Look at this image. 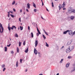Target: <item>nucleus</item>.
I'll use <instances>...</instances> for the list:
<instances>
[{"label": "nucleus", "instance_id": "nucleus-64", "mask_svg": "<svg viewBox=\"0 0 75 75\" xmlns=\"http://www.w3.org/2000/svg\"><path fill=\"white\" fill-rule=\"evenodd\" d=\"M39 75H42V74H40Z\"/></svg>", "mask_w": 75, "mask_h": 75}, {"label": "nucleus", "instance_id": "nucleus-55", "mask_svg": "<svg viewBox=\"0 0 75 75\" xmlns=\"http://www.w3.org/2000/svg\"><path fill=\"white\" fill-rule=\"evenodd\" d=\"M27 69H25V72H27Z\"/></svg>", "mask_w": 75, "mask_h": 75}, {"label": "nucleus", "instance_id": "nucleus-4", "mask_svg": "<svg viewBox=\"0 0 75 75\" xmlns=\"http://www.w3.org/2000/svg\"><path fill=\"white\" fill-rule=\"evenodd\" d=\"M37 52V50L36 49H35V48L34 49V52L35 55H37V54H38V52Z\"/></svg>", "mask_w": 75, "mask_h": 75}, {"label": "nucleus", "instance_id": "nucleus-58", "mask_svg": "<svg viewBox=\"0 0 75 75\" xmlns=\"http://www.w3.org/2000/svg\"><path fill=\"white\" fill-rule=\"evenodd\" d=\"M20 11V13H21V12H22V9H21Z\"/></svg>", "mask_w": 75, "mask_h": 75}, {"label": "nucleus", "instance_id": "nucleus-27", "mask_svg": "<svg viewBox=\"0 0 75 75\" xmlns=\"http://www.w3.org/2000/svg\"><path fill=\"white\" fill-rule=\"evenodd\" d=\"M10 15L12 17H13V18L14 17V16L13 15V14H10Z\"/></svg>", "mask_w": 75, "mask_h": 75}, {"label": "nucleus", "instance_id": "nucleus-62", "mask_svg": "<svg viewBox=\"0 0 75 75\" xmlns=\"http://www.w3.org/2000/svg\"><path fill=\"white\" fill-rule=\"evenodd\" d=\"M41 18H42V19H44V18L42 17H41Z\"/></svg>", "mask_w": 75, "mask_h": 75}, {"label": "nucleus", "instance_id": "nucleus-46", "mask_svg": "<svg viewBox=\"0 0 75 75\" xmlns=\"http://www.w3.org/2000/svg\"><path fill=\"white\" fill-rule=\"evenodd\" d=\"M38 33L39 34H41V32H40V31H39L38 32Z\"/></svg>", "mask_w": 75, "mask_h": 75}, {"label": "nucleus", "instance_id": "nucleus-51", "mask_svg": "<svg viewBox=\"0 0 75 75\" xmlns=\"http://www.w3.org/2000/svg\"><path fill=\"white\" fill-rule=\"evenodd\" d=\"M19 21H20V22H21V18H19Z\"/></svg>", "mask_w": 75, "mask_h": 75}, {"label": "nucleus", "instance_id": "nucleus-41", "mask_svg": "<svg viewBox=\"0 0 75 75\" xmlns=\"http://www.w3.org/2000/svg\"><path fill=\"white\" fill-rule=\"evenodd\" d=\"M11 54H13L14 53V52H13V51H11Z\"/></svg>", "mask_w": 75, "mask_h": 75}, {"label": "nucleus", "instance_id": "nucleus-8", "mask_svg": "<svg viewBox=\"0 0 75 75\" xmlns=\"http://www.w3.org/2000/svg\"><path fill=\"white\" fill-rule=\"evenodd\" d=\"M68 11L69 14H70V13H72V9H69Z\"/></svg>", "mask_w": 75, "mask_h": 75}, {"label": "nucleus", "instance_id": "nucleus-20", "mask_svg": "<svg viewBox=\"0 0 75 75\" xmlns=\"http://www.w3.org/2000/svg\"><path fill=\"white\" fill-rule=\"evenodd\" d=\"M46 47H49V45H48V44H47V42H46Z\"/></svg>", "mask_w": 75, "mask_h": 75}, {"label": "nucleus", "instance_id": "nucleus-45", "mask_svg": "<svg viewBox=\"0 0 75 75\" xmlns=\"http://www.w3.org/2000/svg\"><path fill=\"white\" fill-rule=\"evenodd\" d=\"M63 10H66V8H63Z\"/></svg>", "mask_w": 75, "mask_h": 75}, {"label": "nucleus", "instance_id": "nucleus-14", "mask_svg": "<svg viewBox=\"0 0 75 75\" xmlns=\"http://www.w3.org/2000/svg\"><path fill=\"white\" fill-rule=\"evenodd\" d=\"M69 64H70L69 63H67V64L66 65V67H67V68H68L69 65Z\"/></svg>", "mask_w": 75, "mask_h": 75}, {"label": "nucleus", "instance_id": "nucleus-3", "mask_svg": "<svg viewBox=\"0 0 75 75\" xmlns=\"http://www.w3.org/2000/svg\"><path fill=\"white\" fill-rule=\"evenodd\" d=\"M65 2H63V4L62 5H62H61V4H59V10H60L61 9V8H64V7L65 6Z\"/></svg>", "mask_w": 75, "mask_h": 75}, {"label": "nucleus", "instance_id": "nucleus-61", "mask_svg": "<svg viewBox=\"0 0 75 75\" xmlns=\"http://www.w3.org/2000/svg\"><path fill=\"white\" fill-rule=\"evenodd\" d=\"M56 75H59V73H57V74H56Z\"/></svg>", "mask_w": 75, "mask_h": 75}, {"label": "nucleus", "instance_id": "nucleus-56", "mask_svg": "<svg viewBox=\"0 0 75 75\" xmlns=\"http://www.w3.org/2000/svg\"><path fill=\"white\" fill-rule=\"evenodd\" d=\"M44 5V3H43V2H42V5L43 6Z\"/></svg>", "mask_w": 75, "mask_h": 75}, {"label": "nucleus", "instance_id": "nucleus-53", "mask_svg": "<svg viewBox=\"0 0 75 75\" xmlns=\"http://www.w3.org/2000/svg\"><path fill=\"white\" fill-rule=\"evenodd\" d=\"M26 11H28V9H27V8L26 9Z\"/></svg>", "mask_w": 75, "mask_h": 75}, {"label": "nucleus", "instance_id": "nucleus-47", "mask_svg": "<svg viewBox=\"0 0 75 75\" xmlns=\"http://www.w3.org/2000/svg\"><path fill=\"white\" fill-rule=\"evenodd\" d=\"M46 8V10L47 11H48V12H49V10H48V9L47 8Z\"/></svg>", "mask_w": 75, "mask_h": 75}, {"label": "nucleus", "instance_id": "nucleus-13", "mask_svg": "<svg viewBox=\"0 0 75 75\" xmlns=\"http://www.w3.org/2000/svg\"><path fill=\"white\" fill-rule=\"evenodd\" d=\"M27 8H28V9H30V5H29V3H28L27 4Z\"/></svg>", "mask_w": 75, "mask_h": 75}, {"label": "nucleus", "instance_id": "nucleus-39", "mask_svg": "<svg viewBox=\"0 0 75 75\" xmlns=\"http://www.w3.org/2000/svg\"><path fill=\"white\" fill-rule=\"evenodd\" d=\"M23 61V59H20V61L21 63H22V61Z\"/></svg>", "mask_w": 75, "mask_h": 75}, {"label": "nucleus", "instance_id": "nucleus-16", "mask_svg": "<svg viewBox=\"0 0 75 75\" xmlns=\"http://www.w3.org/2000/svg\"><path fill=\"white\" fill-rule=\"evenodd\" d=\"M28 47H27V49L25 51V52H26V53H27V52H28Z\"/></svg>", "mask_w": 75, "mask_h": 75}, {"label": "nucleus", "instance_id": "nucleus-59", "mask_svg": "<svg viewBox=\"0 0 75 75\" xmlns=\"http://www.w3.org/2000/svg\"><path fill=\"white\" fill-rule=\"evenodd\" d=\"M8 17H10V15H8Z\"/></svg>", "mask_w": 75, "mask_h": 75}, {"label": "nucleus", "instance_id": "nucleus-54", "mask_svg": "<svg viewBox=\"0 0 75 75\" xmlns=\"http://www.w3.org/2000/svg\"><path fill=\"white\" fill-rule=\"evenodd\" d=\"M17 4H18L17 3H16L15 4V6H17Z\"/></svg>", "mask_w": 75, "mask_h": 75}, {"label": "nucleus", "instance_id": "nucleus-9", "mask_svg": "<svg viewBox=\"0 0 75 75\" xmlns=\"http://www.w3.org/2000/svg\"><path fill=\"white\" fill-rule=\"evenodd\" d=\"M35 47H36L37 46V45H38V41L35 40Z\"/></svg>", "mask_w": 75, "mask_h": 75}, {"label": "nucleus", "instance_id": "nucleus-49", "mask_svg": "<svg viewBox=\"0 0 75 75\" xmlns=\"http://www.w3.org/2000/svg\"><path fill=\"white\" fill-rule=\"evenodd\" d=\"M37 34V36H39V33H37V34Z\"/></svg>", "mask_w": 75, "mask_h": 75}, {"label": "nucleus", "instance_id": "nucleus-6", "mask_svg": "<svg viewBox=\"0 0 75 75\" xmlns=\"http://www.w3.org/2000/svg\"><path fill=\"white\" fill-rule=\"evenodd\" d=\"M69 33H68V34L69 35H72V33H73V32H72V30H69Z\"/></svg>", "mask_w": 75, "mask_h": 75}, {"label": "nucleus", "instance_id": "nucleus-17", "mask_svg": "<svg viewBox=\"0 0 75 75\" xmlns=\"http://www.w3.org/2000/svg\"><path fill=\"white\" fill-rule=\"evenodd\" d=\"M31 35L32 38H33V37H34V34H33V32L31 33Z\"/></svg>", "mask_w": 75, "mask_h": 75}, {"label": "nucleus", "instance_id": "nucleus-12", "mask_svg": "<svg viewBox=\"0 0 75 75\" xmlns=\"http://www.w3.org/2000/svg\"><path fill=\"white\" fill-rule=\"evenodd\" d=\"M74 18H75V17L74 16H71V20H73L74 19Z\"/></svg>", "mask_w": 75, "mask_h": 75}, {"label": "nucleus", "instance_id": "nucleus-29", "mask_svg": "<svg viewBox=\"0 0 75 75\" xmlns=\"http://www.w3.org/2000/svg\"><path fill=\"white\" fill-rule=\"evenodd\" d=\"M17 51L18 52H19V49H18V47L17 48Z\"/></svg>", "mask_w": 75, "mask_h": 75}, {"label": "nucleus", "instance_id": "nucleus-31", "mask_svg": "<svg viewBox=\"0 0 75 75\" xmlns=\"http://www.w3.org/2000/svg\"><path fill=\"white\" fill-rule=\"evenodd\" d=\"M15 3H16V2H15V1H14L13 2V3H12V5H14V4H15Z\"/></svg>", "mask_w": 75, "mask_h": 75}, {"label": "nucleus", "instance_id": "nucleus-37", "mask_svg": "<svg viewBox=\"0 0 75 75\" xmlns=\"http://www.w3.org/2000/svg\"><path fill=\"white\" fill-rule=\"evenodd\" d=\"M72 12L74 13H75V10H72Z\"/></svg>", "mask_w": 75, "mask_h": 75}, {"label": "nucleus", "instance_id": "nucleus-42", "mask_svg": "<svg viewBox=\"0 0 75 75\" xmlns=\"http://www.w3.org/2000/svg\"><path fill=\"white\" fill-rule=\"evenodd\" d=\"M68 58L69 59H70L71 58V56H69L68 57Z\"/></svg>", "mask_w": 75, "mask_h": 75}, {"label": "nucleus", "instance_id": "nucleus-25", "mask_svg": "<svg viewBox=\"0 0 75 75\" xmlns=\"http://www.w3.org/2000/svg\"><path fill=\"white\" fill-rule=\"evenodd\" d=\"M33 6L34 7H35V8H36V6L34 4V3L33 2Z\"/></svg>", "mask_w": 75, "mask_h": 75}, {"label": "nucleus", "instance_id": "nucleus-38", "mask_svg": "<svg viewBox=\"0 0 75 75\" xmlns=\"http://www.w3.org/2000/svg\"><path fill=\"white\" fill-rule=\"evenodd\" d=\"M6 68H4L3 69V71H4V72L5 70H6Z\"/></svg>", "mask_w": 75, "mask_h": 75}, {"label": "nucleus", "instance_id": "nucleus-34", "mask_svg": "<svg viewBox=\"0 0 75 75\" xmlns=\"http://www.w3.org/2000/svg\"><path fill=\"white\" fill-rule=\"evenodd\" d=\"M14 28V27L13 25L12 26V27H11V30H13Z\"/></svg>", "mask_w": 75, "mask_h": 75}, {"label": "nucleus", "instance_id": "nucleus-28", "mask_svg": "<svg viewBox=\"0 0 75 75\" xmlns=\"http://www.w3.org/2000/svg\"><path fill=\"white\" fill-rule=\"evenodd\" d=\"M15 36L16 37H17V38H18V35H17V33H16L15 35Z\"/></svg>", "mask_w": 75, "mask_h": 75}, {"label": "nucleus", "instance_id": "nucleus-10", "mask_svg": "<svg viewBox=\"0 0 75 75\" xmlns=\"http://www.w3.org/2000/svg\"><path fill=\"white\" fill-rule=\"evenodd\" d=\"M69 32V30H67L63 32L64 34H66L67 33Z\"/></svg>", "mask_w": 75, "mask_h": 75}, {"label": "nucleus", "instance_id": "nucleus-22", "mask_svg": "<svg viewBox=\"0 0 75 75\" xmlns=\"http://www.w3.org/2000/svg\"><path fill=\"white\" fill-rule=\"evenodd\" d=\"M18 62H17L16 63V67H18Z\"/></svg>", "mask_w": 75, "mask_h": 75}, {"label": "nucleus", "instance_id": "nucleus-50", "mask_svg": "<svg viewBox=\"0 0 75 75\" xmlns=\"http://www.w3.org/2000/svg\"><path fill=\"white\" fill-rule=\"evenodd\" d=\"M13 11H14L15 12H16V10H15V9L13 8Z\"/></svg>", "mask_w": 75, "mask_h": 75}, {"label": "nucleus", "instance_id": "nucleus-23", "mask_svg": "<svg viewBox=\"0 0 75 75\" xmlns=\"http://www.w3.org/2000/svg\"><path fill=\"white\" fill-rule=\"evenodd\" d=\"M42 36L43 38L45 39H46V37L44 36V35L43 34H42Z\"/></svg>", "mask_w": 75, "mask_h": 75}, {"label": "nucleus", "instance_id": "nucleus-48", "mask_svg": "<svg viewBox=\"0 0 75 75\" xmlns=\"http://www.w3.org/2000/svg\"><path fill=\"white\" fill-rule=\"evenodd\" d=\"M13 28H15V29H16V26L13 25Z\"/></svg>", "mask_w": 75, "mask_h": 75}, {"label": "nucleus", "instance_id": "nucleus-30", "mask_svg": "<svg viewBox=\"0 0 75 75\" xmlns=\"http://www.w3.org/2000/svg\"><path fill=\"white\" fill-rule=\"evenodd\" d=\"M5 67V65L3 64L2 65V68H4Z\"/></svg>", "mask_w": 75, "mask_h": 75}, {"label": "nucleus", "instance_id": "nucleus-40", "mask_svg": "<svg viewBox=\"0 0 75 75\" xmlns=\"http://www.w3.org/2000/svg\"><path fill=\"white\" fill-rule=\"evenodd\" d=\"M36 28H37V30L38 32L40 31V30H39L38 29V27H36Z\"/></svg>", "mask_w": 75, "mask_h": 75}, {"label": "nucleus", "instance_id": "nucleus-52", "mask_svg": "<svg viewBox=\"0 0 75 75\" xmlns=\"http://www.w3.org/2000/svg\"><path fill=\"white\" fill-rule=\"evenodd\" d=\"M30 26H28V30H30Z\"/></svg>", "mask_w": 75, "mask_h": 75}, {"label": "nucleus", "instance_id": "nucleus-11", "mask_svg": "<svg viewBox=\"0 0 75 75\" xmlns=\"http://www.w3.org/2000/svg\"><path fill=\"white\" fill-rule=\"evenodd\" d=\"M38 54H39V57H40V58H41V53L40 52H38Z\"/></svg>", "mask_w": 75, "mask_h": 75}, {"label": "nucleus", "instance_id": "nucleus-2", "mask_svg": "<svg viewBox=\"0 0 75 75\" xmlns=\"http://www.w3.org/2000/svg\"><path fill=\"white\" fill-rule=\"evenodd\" d=\"M4 31V28L3 27V25L0 23V33H2Z\"/></svg>", "mask_w": 75, "mask_h": 75}, {"label": "nucleus", "instance_id": "nucleus-63", "mask_svg": "<svg viewBox=\"0 0 75 75\" xmlns=\"http://www.w3.org/2000/svg\"><path fill=\"white\" fill-rule=\"evenodd\" d=\"M11 19V18H9V20H10Z\"/></svg>", "mask_w": 75, "mask_h": 75}, {"label": "nucleus", "instance_id": "nucleus-15", "mask_svg": "<svg viewBox=\"0 0 75 75\" xmlns=\"http://www.w3.org/2000/svg\"><path fill=\"white\" fill-rule=\"evenodd\" d=\"M43 31L45 32V34H46V35H48V33H47L45 31V30H43Z\"/></svg>", "mask_w": 75, "mask_h": 75}, {"label": "nucleus", "instance_id": "nucleus-43", "mask_svg": "<svg viewBox=\"0 0 75 75\" xmlns=\"http://www.w3.org/2000/svg\"><path fill=\"white\" fill-rule=\"evenodd\" d=\"M8 15H10V12H8Z\"/></svg>", "mask_w": 75, "mask_h": 75}, {"label": "nucleus", "instance_id": "nucleus-57", "mask_svg": "<svg viewBox=\"0 0 75 75\" xmlns=\"http://www.w3.org/2000/svg\"><path fill=\"white\" fill-rule=\"evenodd\" d=\"M64 46H63L61 48V49H62L63 48H64Z\"/></svg>", "mask_w": 75, "mask_h": 75}, {"label": "nucleus", "instance_id": "nucleus-21", "mask_svg": "<svg viewBox=\"0 0 75 75\" xmlns=\"http://www.w3.org/2000/svg\"><path fill=\"white\" fill-rule=\"evenodd\" d=\"M63 60H64L63 59H61V60L60 62V64H61V63H62V61H63Z\"/></svg>", "mask_w": 75, "mask_h": 75}, {"label": "nucleus", "instance_id": "nucleus-24", "mask_svg": "<svg viewBox=\"0 0 75 75\" xmlns=\"http://www.w3.org/2000/svg\"><path fill=\"white\" fill-rule=\"evenodd\" d=\"M21 43L20 42H19V47H21Z\"/></svg>", "mask_w": 75, "mask_h": 75}, {"label": "nucleus", "instance_id": "nucleus-5", "mask_svg": "<svg viewBox=\"0 0 75 75\" xmlns=\"http://www.w3.org/2000/svg\"><path fill=\"white\" fill-rule=\"evenodd\" d=\"M71 42H72V41L71 40H69L68 42L67 43V45L68 46V45H69L70 44H71Z\"/></svg>", "mask_w": 75, "mask_h": 75}, {"label": "nucleus", "instance_id": "nucleus-36", "mask_svg": "<svg viewBox=\"0 0 75 75\" xmlns=\"http://www.w3.org/2000/svg\"><path fill=\"white\" fill-rule=\"evenodd\" d=\"M52 7H54V4H53V2H52Z\"/></svg>", "mask_w": 75, "mask_h": 75}, {"label": "nucleus", "instance_id": "nucleus-33", "mask_svg": "<svg viewBox=\"0 0 75 75\" xmlns=\"http://www.w3.org/2000/svg\"><path fill=\"white\" fill-rule=\"evenodd\" d=\"M8 28L9 31H10L11 30V27H8Z\"/></svg>", "mask_w": 75, "mask_h": 75}, {"label": "nucleus", "instance_id": "nucleus-18", "mask_svg": "<svg viewBox=\"0 0 75 75\" xmlns=\"http://www.w3.org/2000/svg\"><path fill=\"white\" fill-rule=\"evenodd\" d=\"M7 47H5V52H7Z\"/></svg>", "mask_w": 75, "mask_h": 75}, {"label": "nucleus", "instance_id": "nucleus-32", "mask_svg": "<svg viewBox=\"0 0 75 75\" xmlns=\"http://www.w3.org/2000/svg\"><path fill=\"white\" fill-rule=\"evenodd\" d=\"M37 9H34V12H37Z\"/></svg>", "mask_w": 75, "mask_h": 75}, {"label": "nucleus", "instance_id": "nucleus-7", "mask_svg": "<svg viewBox=\"0 0 75 75\" xmlns=\"http://www.w3.org/2000/svg\"><path fill=\"white\" fill-rule=\"evenodd\" d=\"M73 68L74 69L72 71V72L75 71V64H73Z\"/></svg>", "mask_w": 75, "mask_h": 75}, {"label": "nucleus", "instance_id": "nucleus-1", "mask_svg": "<svg viewBox=\"0 0 75 75\" xmlns=\"http://www.w3.org/2000/svg\"><path fill=\"white\" fill-rule=\"evenodd\" d=\"M74 46H73L71 47H69V48L67 49L66 51V52L67 53H68V52H70V51H72L73 50H74Z\"/></svg>", "mask_w": 75, "mask_h": 75}, {"label": "nucleus", "instance_id": "nucleus-19", "mask_svg": "<svg viewBox=\"0 0 75 75\" xmlns=\"http://www.w3.org/2000/svg\"><path fill=\"white\" fill-rule=\"evenodd\" d=\"M20 29L21 30H23V27L20 26Z\"/></svg>", "mask_w": 75, "mask_h": 75}, {"label": "nucleus", "instance_id": "nucleus-35", "mask_svg": "<svg viewBox=\"0 0 75 75\" xmlns=\"http://www.w3.org/2000/svg\"><path fill=\"white\" fill-rule=\"evenodd\" d=\"M10 45H11V44H9V45H7V46L8 47H10Z\"/></svg>", "mask_w": 75, "mask_h": 75}, {"label": "nucleus", "instance_id": "nucleus-44", "mask_svg": "<svg viewBox=\"0 0 75 75\" xmlns=\"http://www.w3.org/2000/svg\"><path fill=\"white\" fill-rule=\"evenodd\" d=\"M74 34H75V31H74L73 32V34H72V35H74Z\"/></svg>", "mask_w": 75, "mask_h": 75}, {"label": "nucleus", "instance_id": "nucleus-26", "mask_svg": "<svg viewBox=\"0 0 75 75\" xmlns=\"http://www.w3.org/2000/svg\"><path fill=\"white\" fill-rule=\"evenodd\" d=\"M23 45H25V41H24L23 43Z\"/></svg>", "mask_w": 75, "mask_h": 75}, {"label": "nucleus", "instance_id": "nucleus-60", "mask_svg": "<svg viewBox=\"0 0 75 75\" xmlns=\"http://www.w3.org/2000/svg\"><path fill=\"white\" fill-rule=\"evenodd\" d=\"M8 27H10V25L9 24H8Z\"/></svg>", "mask_w": 75, "mask_h": 75}]
</instances>
